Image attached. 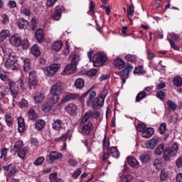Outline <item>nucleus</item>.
<instances>
[{"label":"nucleus","mask_w":182,"mask_h":182,"mask_svg":"<svg viewBox=\"0 0 182 182\" xmlns=\"http://www.w3.org/2000/svg\"><path fill=\"white\" fill-rule=\"evenodd\" d=\"M25 83H26V77H25V75H21L16 82L11 81L9 82V87L11 95L14 97L13 106H15V99H18V96H19V87L22 90H25V89H26Z\"/></svg>","instance_id":"f257e3e1"},{"label":"nucleus","mask_w":182,"mask_h":182,"mask_svg":"<svg viewBox=\"0 0 182 182\" xmlns=\"http://www.w3.org/2000/svg\"><path fill=\"white\" fill-rule=\"evenodd\" d=\"M23 141L22 139H19L15 142L13 148L11 150V152L14 151V153H17L18 157L21 159V160H25V157L26 155L31 151V148L29 146H24Z\"/></svg>","instance_id":"f03ea898"},{"label":"nucleus","mask_w":182,"mask_h":182,"mask_svg":"<svg viewBox=\"0 0 182 182\" xmlns=\"http://www.w3.org/2000/svg\"><path fill=\"white\" fill-rule=\"evenodd\" d=\"M96 97V92L92 91L89 95V99L87 102V105L90 107H93L95 110H99L101 107H103L105 104L104 99L100 97Z\"/></svg>","instance_id":"7ed1b4c3"},{"label":"nucleus","mask_w":182,"mask_h":182,"mask_svg":"<svg viewBox=\"0 0 182 182\" xmlns=\"http://www.w3.org/2000/svg\"><path fill=\"white\" fill-rule=\"evenodd\" d=\"M63 93V84L61 82H57L54 84L50 89L51 98L55 102H59L60 100V95Z\"/></svg>","instance_id":"20e7f679"},{"label":"nucleus","mask_w":182,"mask_h":182,"mask_svg":"<svg viewBox=\"0 0 182 182\" xmlns=\"http://www.w3.org/2000/svg\"><path fill=\"white\" fill-rule=\"evenodd\" d=\"M177 151H178V143H174L171 148H166L164 151V160L165 161H170L171 157H176L177 156Z\"/></svg>","instance_id":"39448f33"},{"label":"nucleus","mask_w":182,"mask_h":182,"mask_svg":"<svg viewBox=\"0 0 182 182\" xmlns=\"http://www.w3.org/2000/svg\"><path fill=\"white\" fill-rule=\"evenodd\" d=\"M106 60H107V57L105 53H97L94 55L92 62L95 68H99V66L105 65V63H106Z\"/></svg>","instance_id":"423d86ee"},{"label":"nucleus","mask_w":182,"mask_h":182,"mask_svg":"<svg viewBox=\"0 0 182 182\" xmlns=\"http://www.w3.org/2000/svg\"><path fill=\"white\" fill-rule=\"evenodd\" d=\"M28 80V87L29 90L36 89L38 85V79H36V72L31 71L29 73Z\"/></svg>","instance_id":"0eeeda50"},{"label":"nucleus","mask_w":182,"mask_h":182,"mask_svg":"<svg viewBox=\"0 0 182 182\" xmlns=\"http://www.w3.org/2000/svg\"><path fill=\"white\" fill-rule=\"evenodd\" d=\"M92 130H93V124L92 122H88L87 124H83V125L81 126L80 133L82 134V136H89Z\"/></svg>","instance_id":"6e6552de"},{"label":"nucleus","mask_w":182,"mask_h":182,"mask_svg":"<svg viewBox=\"0 0 182 182\" xmlns=\"http://www.w3.org/2000/svg\"><path fill=\"white\" fill-rule=\"evenodd\" d=\"M58 70L59 67H58V65L55 64H53L43 68L46 76H53Z\"/></svg>","instance_id":"1a4fd4ad"},{"label":"nucleus","mask_w":182,"mask_h":182,"mask_svg":"<svg viewBox=\"0 0 182 182\" xmlns=\"http://www.w3.org/2000/svg\"><path fill=\"white\" fill-rule=\"evenodd\" d=\"M15 63H16V55L15 53L11 52L9 53V58L4 63V66L7 69H10V68H12Z\"/></svg>","instance_id":"9d476101"},{"label":"nucleus","mask_w":182,"mask_h":182,"mask_svg":"<svg viewBox=\"0 0 182 182\" xmlns=\"http://www.w3.org/2000/svg\"><path fill=\"white\" fill-rule=\"evenodd\" d=\"M63 11H65V8L63 7V6H57L55 8V11L53 14L52 18L55 21H59L60 18H62V14H63Z\"/></svg>","instance_id":"9b49d317"},{"label":"nucleus","mask_w":182,"mask_h":182,"mask_svg":"<svg viewBox=\"0 0 182 182\" xmlns=\"http://www.w3.org/2000/svg\"><path fill=\"white\" fill-rule=\"evenodd\" d=\"M65 110L71 116H77V106L75 104H69L65 107Z\"/></svg>","instance_id":"f8f14e48"},{"label":"nucleus","mask_w":182,"mask_h":182,"mask_svg":"<svg viewBox=\"0 0 182 182\" xmlns=\"http://www.w3.org/2000/svg\"><path fill=\"white\" fill-rule=\"evenodd\" d=\"M56 103H58V102L53 100V98L51 97L42 106V110H43L45 113H48V112L52 110L53 105H56Z\"/></svg>","instance_id":"ddd939ff"},{"label":"nucleus","mask_w":182,"mask_h":182,"mask_svg":"<svg viewBox=\"0 0 182 182\" xmlns=\"http://www.w3.org/2000/svg\"><path fill=\"white\" fill-rule=\"evenodd\" d=\"M63 157L60 152L53 151L48 156L50 163H54L55 160H59Z\"/></svg>","instance_id":"4468645a"},{"label":"nucleus","mask_w":182,"mask_h":182,"mask_svg":"<svg viewBox=\"0 0 182 182\" xmlns=\"http://www.w3.org/2000/svg\"><path fill=\"white\" fill-rule=\"evenodd\" d=\"M159 144V139L152 138L151 140L146 142V147L148 150H154Z\"/></svg>","instance_id":"2eb2a0df"},{"label":"nucleus","mask_w":182,"mask_h":182,"mask_svg":"<svg viewBox=\"0 0 182 182\" xmlns=\"http://www.w3.org/2000/svg\"><path fill=\"white\" fill-rule=\"evenodd\" d=\"M133 70V66L127 65L122 71L119 73L120 77H125L127 79L130 72Z\"/></svg>","instance_id":"dca6fc26"},{"label":"nucleus","mask_w":182,"mask_h":182,"mask_svg":"<svg viewBox=\"0 0 182 182\" xmlns=\"http://www.w3.org/2000/svg\"><path fill=\"white\" fill-rule=\"evenodd\" d=\"M76 97H77V95L68 93L63 97L60 101V105H63V103H66V102H69V100H73V99H76Z\"/></svg>","instance_id":"f3484780"},{"label":"nucleus","mask_w":182,"mask_h":182,"mask_svg":"<svg viewBox=\"0 0 182 182\" xmlns=\"http://www.w3.org/2000/svg\"><path fill=\"white\" fill-rule=\"evenodd\" d=\"M154 134V129L151 127L146 128L143 133H141V136L144 139H150Z\"/></svg>","instance_id":"a211bd4d"},{"label":"nucleus","mask_w":182,"mask_h":182,"mask_svg":"<svg viewBox=\"0 0 182 182\" xmlns=\"http://www.w3.org/2000/svg\"><path fill=\"white\" fill-rule=\"evenodd\" d=\"M63 127V122L60 119H55L52 124V128L53 130H56V132H59L60 129Z\"/></svg>","instance_id":"6ab92c4d"},{"label":"nucleus","mask_w":182,"mask_h":182,"mask_svg":"<svg viewBox=\"0 0 182 182\" xmlns=\"http://www.w3.org/2000/svg\"><path fill=\"white\" fill-rule=\"evenodd\" d=\"M114 68H116V69H123V68H124V66H126V63H124V60H123L121 58H116L114 60Z\"/></svg>","instance_id":"aec40b11"},{"label":"nucleus","mask_w":182,"mask_h":182,"mask_svg":"<svg viewBox=\"0 0 182 182\" xmlns=\"http://www.w3.org/2000/svg\"><path fill=\"white\" fill-rule=\"evenodd\" d=\"M21 38L16 36H12L10 38V43L12 46H21Z\"/></svg>","instance_id":"412c9836"},{"label":"nucleus","mask_w":182,"mask_h":182,"mask_svg":"<svg viewBox=\"0 0 182 182\" xmlns=\"http://www.w3.org/2000/svg\"><path fill=\"white\" fill-rule=\"evenodd\" d=\"M11 36V31L9 29H3L0 32V41L4 42L6 38H9Z\"/></svg>","instance_id":"4be33fe9"},{"label":"nucleus","mask_w":182,"mask_h":182,"mask_svg":"<svg viewBox=\"0 0 182 182\" xmlns=\"http://www.w3.org/2000/svg\"><path fill=\"white\" fill-rule=\"evenodd\" d=\"M74 87L79 90L83 89L85 87V80L83 78H77L74 83Z\"/></svg>","instance_id":"5701e85b"},{"label":"nucleus","mask_w":182,"mask_h":182,"mask_svg":"<svg viewBox=\"0 0 182 182\" xmlns=\"http://www.w3.org/2000/svg\"><path fill=\"white\" fill-rule=\"evenodd\" d=\"M29 25V21L25 20L23 18H19L18 21V26L20 29H26Z\"/></svg>","instance_id":"b1692460"},{"label":"nucleus","mask_w":182,"mask_h":182,"mask_svg":"<svg viewBox=\"0 0 182 182\" xmlns=\"http://www.w3.org/2000/svg\"><path fill=\"white\" fill-rule=\"evenodd\" d=\"M46 125V122L43 119H37L35 123L36 130H42Z\"/></svg>","instance_id":"393cba45"},{"label":"nucleus","mask_w":182,"mask_h":182,"mask_svg":"<svg viewBox=\"0 0 182 182\" xmlns=\"http://www.w3.org/2000/svg\"><path fill=\"white\" fill-rule=\"evenodd\" d=\"M153 166L156 170H160L163 167V159L160 158H156L154 161Z\"/></svg>","instance_id":"a878e982"},{"label":"nucleus","mask_w":182,"mask_h":182,"mask_svg":"<svg viewBox=\"0 0 182 182\" xmlns=\"http://www.w3.org/2000/svg\"><path fill=\"white\" fill-rule=\"evenodd\" d=\"M33 98L36 103H41V102H43V100L45 99V95H43V93L42 92H37L34 95Z\"/></svg>","instance_id":"bb28decb"},{"label":"nucleus","mask_w":182,"mask_h":182,"mask_svg":"<svg viewBox=\"0 0 182 182\" xmlns=\"http://www.w3.org/2000/svg\"><path fill=\"white\" fill-rule=\"evenodd\" d=\"M5 121L7 126L11 127L14 124V117H12V114L11 113H7L5 114Z\"/></svg>","instance_id":"cd10ccee"},{"label":"nucleus","mask_w":182,"mask_h":182,"mask_svg":"<svg viewBox=\"0 0 182 182\" xmlns=\"http://www.w3.org/2000/svg\"><path fill=\"white\" fill-rule=\"evenodd\" d=\"M62 46H63V43L60 41H58L53 44L52 49L53 50H55V52H59V50L62 49Z\"/></svg>","instance_id":"c85d7f7f"},{"label":"nucleus","mask_w":182,"mask_h":182,"mask_svg":"<svg viewBox=\"0 0 182 182\" xmlns=\"http://www.w3.org/2000/svg\"><path fill=\"white\" fill-rule=\"evenodd\" d=\"M147 97V93L144 91L139 92L136 97V102L139 103V102H141L143 99H146Z\"/></svg>","instance_id":"c756f323"},{"label":"nucleus","mask_w":182,"mask_h":182,"mask_svg":"<svg viewBox=\"0 0 182 182\" xmlns=\"http://www.w3.org/2000/svg\"><path fill=\"white\" fill-rule=\"evenodd\" d=\"M124 59L125 60H127V62H130L131 63H134L135 62H137V55L127 54L124 56Z\"/></svg>","instance_id":"7c9ffc66"},{"label":"nucleus","mask_w":182,"mask_h":182,"mask_svg":"<svg viewBox=\"0 0 182 182\" xmlns=\"http://www.w3.org/2000/svg\"><path fill=\"white\" fill-rule=\"evenodd\" d=\"M50 182H64L62 178H58V173L54 172L49 176Z\"/></svg>","instance_id":"2f4dec72"},{"label":"nucleus","mask_w":182,"mask_h":182,"mask_svg":"<svg viewBox=\"0 0 182 182\" xmlns=\"http://www.w3.org/2000/svg\"><path fill=\"white\" fill-rule=\"evenodd\" d=\"M23 70L26 72V73H28L29 70H31V61L28 58H25L23 60Z\"/></svg>","instance_id":"473e14b6"},{"label":"nucleus","mask_w":182,"mask_h":182,"mask_svg":"<svg viewBox=\"0 0 182 182\" xmlns=\"http://www.w3.org/2000/svg\"><path fill=\"white\" fill-rule=\"evenodd\" d=\"M35 36L38 42H42L43 41V30L41 28L37 30Z\"/></svg>","instance_id":"72a5a7b5"},{"label":"nucleus","mask_w":182,"mask_h":182,"mask_svg":"<svg viewBox=\"0 0 182 182\" xmlns=\"http://www.w3.org/2000/svg\"><path fill=\"white\" fill-rule=\"evenodd\" d=\"M109 150L111 154H112V157H114V159H119L120 157V153L119 152V150H117V147L112 146L109 148Z\"/></svg>","instance_id":"f704fd0d"},{"label":"nucleus","mask_w":182,"mask_h":182,"mask_svg":"<svg viewBox=\"0 0 182 182\" xmlns=\"http://www.w3.org/2000/svg\"><path fill=\"white\" fill-rule=\"evenodd\" d=\"M168 177V171H167V169L166 168L162 169L160 173L161 181H166Z\"/></svg>","instance_id":"c9c22d12"},{"label":"nucleus","mask_w":182,"mask_h":182,"mask_svg":"<svg viewBox=\"0 0 182 182\" xmlns=\"http://www.w3.org/2000/svg\"><path fill=\"white\" fill-rule=\"evenodd\" d=\"M127 15H128V18L129 21H132V17L133 15H134V5L133 4H130L129 6V8L127 9Z\"/></svg>","instance_id":"e433bc0d"},{"label":"nucleus","mask_w":182,"mask_h":182,"mask_svg":"<svg viewBox=\"0 0 182 182\" xmlns=\"http://www.w3.org/2000/svg\"><path fill=\"white\" fill-rule=\"evenodd\" d=\"M76 70V64H75V63H72L69 65H68L65 69H64V72L65 73H67L66 72H74V70Z\"/></svg>","instance_id":"4c0bfd02"},{"label":"nucleus","mask_w":182,"mask_h":182,"mask_svg":"<svg viewBox=\"0 0 182 182\" xmlns=\"http://www.w3.org/2000/svg\"><path fill=\"white\" fill-rule=\"evenodd\" d=\"M166 105L168 106V110H177V104H176V102L171 100H168Z\"/></svg>","instance_id":"58836bf2"},{"label":"nucleus","mask_w":182,"mask_h":182,"mask_svg":"<svg viewBox=\"0 0 182 182\" xmlns=\"http://www.w3.org/2000/svg\"><path fill=\"white\" fill-rule=\"evenodd\" d=\"M28 119L30 120H36V119H38V114H36V112H35V109H31L28 111Z\"/></svg>","instance_id":"ea45409f"},{"label":"nucleus","mask_w":182,"mask_h":182,"mask_svg":"<svg viewBox=\"0 0 182 182\" xmlns=\"http://www.w3.org/2000/svg\"><path fill=\"white\" fill-rule=\"evenodd\" d=\"M128 164L131 166V167H136V166H139V162L137 159L133 157H128L127 159Z\"/></svg>","instance_id":"a19ab883"},{"label":"nucleus","mask_w":182,"mask_h":182,"mask_svg":"<svg viewBox=\"0 0 182 182\" xmlns=\"http://www.w3.org/2000/svg\"><path fill=\"white\" fill-rule=\"evenodd\" d=\"M90 116H92L91 111L86 112L80 121V124H85L90 119Z\"/></svg>","instance_id":"79ce46f5"},{"label":"nucleus","mask_w":182,"mask_h":182,"mask_svg":"<svg viewBox=\"0 0 182 182\" xmlns=\"http://www.w3.org/2000/svg\"><path fill=\"white\" fill-rule=\"evenodd\" d=\"M173 83L174 86H176V87H180V86H182V78L180 76L175 77L173 79Z\"/></svg>","instance_id":"37998d69"},{"label":"nucleus","mask_w":182,"mask_h":182,"mask_svg":"<svg viewBox=\"0 0 182 182\" xmlns=\"http://www.w3.org/2000/svg\"><path fill=\"white\" fill-rule=\"evenodd\" d=\"M163 151L164 152V144H161L157 146L154 153L155 154H157V156H161V154H163Z\"/></svg>","instance_id":"c03bdc74"},{"label":"nucleus","mask_w":182,"mask_h":182,"mask_svg":"<svg viewBox=\"0 0 182 182\" xmlns=\"http://www.w3.org/2000/svg\"><path fill=\"white\" fill-rule=\"evenodd\" d=\"M70 58L72 59V63H75V65H77L80 60V55L77 54L70 55Z\"/></svg>","instance_id":"a18cd8bd"},{"label":"nucleus","mask_w":182,"mask_h":182,"mask_svg":"<svg viewBox=\"0 0 182 182\" xmlns=\"http://www.w3.org/2000/svg\"><path fill=\"white\" fill-rule=\"evenodd\" d=\"M31 53L34 55V56H39L41 55V50H39L38 45H34V46L31 48Z\"/></svg>","instance_id":"49530a36"},{"label":"nucleus","mask_w":182,"mask_h":182,"mask_svg":"<svg viewBox=\"0 0 182 182\" xmlns=\"http://www.w3.org/2000/svg\"><path fill=\"white\" fill-rule=\"evenodd\" d=\"M103 148L106 150L110 149V140L107 139V136H105L103 139Z\"/></svg>","instance_id":"de8ad7c7"},{"label":"nucleus","mask_w":182,"mask_h":182,"mask_svg":"<svg viewBox=\"0 0 182 182\" xmlns=\"http://www.w3.org/2000/svg\"><path fill=\"white\" fill-rule=\"evenodd\" d=\"M8 150L9 149L7 148L1 149L0 159H4V161H8V159H6V156H8Z\"/></svg>","instance_id":"09e8293b"},{"label":"nucleus","mask_w":182,"mask_h":182,"mask_svg":"<svg viewBox=\"0 0 182 182\" xmlns=\"http://www.w3.org/2000/svg\"><path fill=\"white\" fill-rule=\"evenodd\" d=\"M45 161V157L39 156L37 159L33 162L34 166H42Z\"/></svg>","instance_id":"8fccbe9b"},{"label":"nucleus","mask_w":182,"mask_h":182,"mask_svg":"<svg viewBox=\"0 0 182 182\" xmlns=\"http://www.w3.org/2000/svg\"><path fill=\"white\" fill-rule=\"evenodd\" d=\"M166 130H167V124H166V122H163L160 124L159 132L160 134H164V133H166Z\"/></svg>","instance_id":"3c124183"},{"label":"nucleus","mask_w":182,"mask_h":182,"mask_svg":"<svg viewBox=\"0 0 182 182\" xmlns=\"http://www.w3.org/2000/svg\"><path fill=\"white\" fill-rule=\"evenodd\" d=\"M139 159L143 164L149 163V161H150V156L148 154L141 155Z\"/></svg>","instance_id":"603ef678"},{"label":"nucleus","mask_w":182,"mask_h":182,"mask_svg":"<svg viewBox=\"0 0 182 182\" xmlns=\"http://www.w3.org/2000/svg\"><path fill=\"white\" fill-rule=\"evenodd\" d=\"M31 28L33 31H35L38 28V23L36 21V17H33L31 21Z\"/></svg>","instance_id":"864d4df0"},{"label":"nucleus","mask_w":182,"mask_h":182,"mask_svg":"<svg viewBox=\"0 0 182 182\" xmlns=\"http://www.w3.org/2000/svg\"><path fill=\"white\" fill-rule=\"evenodd\" d=\"M146 129H147V127L146 126V124H137L136 129L138 132H140V133H143Z\"/></svg>","instance_id":"5fc2aeb1"},{"label":"nucleus","mask_w":182,"mask_h":182,"mask_svg":"<svg viewBox=\"0 0 182 182\" xmlns=\"http://www.w3.org/2000/svg\"><path fill=\"white\" fill-rule=\"evenodd\" d=\"M156 97L159 99V100H164L166 99V92L164 91H159L156 93Z\"/></svg>","instance_id":"6e6d98bb"},{"label":"nucleus","mask_w":182,"mask_h":182,"mask_svg":"<svg viewBox=\"0 0 182 182\" xmlns=\"http://www.w3.org/2000/svg\"><path fill=\"white\" fill-rule=\"evenodd\" d=\"M23 49H28L29 48V41L28 39L21 40V44Z\"/></svg>","instance_id":"4d7b16f0"},{"label":"nucleus","mask_w":182,"mask_h":182,"mask_svg":"<svg viewBox=\"0 0 182 182\" xmlns=\"http://www.w3.org/2000/svg\"><path fill=\"white\" fill-rule=\"evenodd\" d=\"M144 70L143 69V65H140L135 68L133 73L134 75H140V73H143Z\"/></svg>","instance_id":"13d9d810"},{"label":"nucleus","mask_w":182,"mask_h":182,"mask_svg":"<svg viewBox=\"0 0 182 182\" xmlns=\"http://www.w3.org/2000/svg\"><path fill=\"white\" fill-rule=\"evenodd\" d=\"M69 136L68 133L65 134L64 135L55 139V141H66L68 137Z\"/></svg>","instance_id":"bf43d9fd"},{"label":"nucleus","mask_w":182,"mask_h":182,"mask_svg":"<svg viewBox=\"0 0 182 182\" xmlns=\"http://www.w3.org/2000/svg\"><path fill=\"white\" fill-rule=\"evenodd\" d=\"M97 73V70L96 68H92L87 71V75L90 77H93V76H96V74Z\"/></svg>","instance_id":"052dcab7"},{"label":"nucleus","mask_w":182,"mask_h":182,"mask_svg":"<svg viewBox=\"0 0 182 182\" xmlns=\"http://www.w3.org/2000/svg\"><path fill=\"white\" fill-rule=\"evenodd\" d=\"M80 174H82V170L80 168H77L72 173V177L73 178L76 179L79 176H80Z\"/></svg>","instance_id":"680f3d73"},{"label":"nucleus","mask_w":182,"mask_h":182,"mask_svg":"<svg viewBox=\"0 0 182 182\" xmlns=\"http://www.w3.org/2000/svg\"><path fill=\"white\" fill-rule=\"evenodd\" d=\"M0 79L3 80V82H6V79H8V76L6 75V73L4 72V70H0Z\"/></svg>","instance_id":"e2e57ef3"},{"label":"nucleus","mask_w":182,"mask_h":182,"mask_svg":"<svg viewBox=\"0 0 182 182\" xmlns=\"http://www.w3.org/2000/svg\"><path fill=\"white\" fill-rule=\"evenodd\" d=\"M146 54L148 55V59H149L150 60H153V59H154V56H156V55H154V53L151 52V50H146Z\"/></svg>","instance_id":"0e129e2a"},{"label":"nucleus","mask_w":182,"mask_h":182,"mask_svg":"<svg viewBox=\"0 0 182 182\" xmlns=\"http://www.w3.org/2000/svg\"><path fill=\"white\" fill-rule=\"evenodd\" d=\"M69 53H70V50H69V44L68 42H66L65 48L63 50V54H64L65 56H68V55H69Z\"/></svg>","instance_id":"69168bd1"},{"label":"nucleus","mask_w":182,"mask_h":182,"mask_svg":"<svg viewBox=\"0 0 182 182\" xmlns=\"http://www.w3.org/2000/svg\"><path fill=\"white\" fill-rule=\"evenodd\" d=\"M132 181V175H127L121 179V182H130Z\"/></svg>","instance_id":"338daca9"},{"label":"nucleus","mask_w":182,"mask_h":182,"mask_svg":"<svg viewBox=\"0 0 182 182\" xmlns=\"http://www.w3.org/2000/svg\"><path fill=\"white\" fill-rule=\"evenodd\" d=\"M176 166L178 167V168H181V167H182V156L179 157L176 160Z\"/></svg>","instance_id":"774afa93"}]
</instances>
